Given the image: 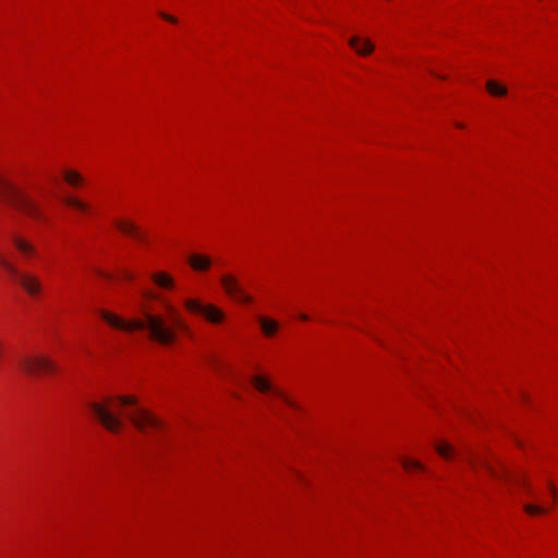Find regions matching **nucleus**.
I'll use <instances>...</instances> for the list:
<instances>
[{"instance_id": "nucleus-25", "label": "nucleus", "mask_w": 558, "mask_h": 558, "mask_svg": "<svg viewBox=\"0 0 558 558\" xmlns=\"http://www.w3.org/2000/svg\"><path fill=\"white\" fill-rule=\"evenodd\" d=\"M299 317L302 320H305V322L308 320V316L306 314H300Z\"/></svg>"}, {"instance_id": "nucleus-10", "label": "nucleus", "mask_w": 558, "mask_h": 558, "mask_svg": "<svg viewBox=\"0 0 558 558\" xmlns=\"http://www.w3.org/2000/svg\"><path fill=\"white\" fill-rule=\"evenodd\" d=\"M484 466L487 471L496 478H505L506 481H512L514 484L525 486V481L522 475H512L508 470L501 468L500 470L495 469L488 462L483 461Z\"/></svg>"}, {"instance_id": "nucleus-12", "label": "nucleus", "mask_w": 558, "mask_h": 558, "mask_svg": "<svg viewBox=\"0 0 558 558\" xmlns=\"http://www.w3.org/2000/svg\"><path fill=\"white\" fill-rule=\"evenodd\" d=\"M13 245L15 248L25 257H32L36 255L35 246L29 243L27 240L23 239L20 235H14L12 239Z\"/></svg>"}, {"instance_id": "nucleus-18", "label": "nucleus", "mask_w": 558, "mask_h": 558, "mask_svg": "<svg viewBox=\"0 0 558 558\" xmlns=\"http://www.w3.org/2000/svg\"><path fill=\"white\" fill-rule=\"evenodd\" d=\"M64 203L78 210V211H82V213H88L89 211V205L86 204L85 202L78 199L77 197H74V196H66L64 197Z\"/></svg>"}, {"instance_id": "nucleus-4", "label": "nucleus", "mask_w": 558, "mask_h": 558, "mask_svg": "<svg viewBox=\"0 0 558 558\" xmlns=\"http://www.w3.org/2000/svg\"><path fill=\"white\" fill-rule=\"evenodd\" d=\"M0 267L9 275L13 282L19 284L31 298L37 299L44 290L40 278L31 271L20 270L13 263L0 253Z\"/></svg>"}, {"instance_id": "nucleus-1", "label": "nucleus", "mask_w": 558, "mask_h": 558, "mask_svg": "<svg viewBox=\"0 0 558 558\" xmlns=\"http://www.w3.org/2000/svg\"><path fill=\"white\" fill-rule=\"evenodd\" d=\"M170 324L165 317L145 313L142 319L124 320L108 311H100L101 317L112 327L124 330H146L148 337L163 345L171 344L177 339V330L187 332L189 327L172 306L167 307Z\"/></svg>"}, {"instance_id": "nucleus-11", "label": "nucleus", "mask_w": 558, "mask_h": 558, "mask_svg": "<svg viewBox=\"0 0 558 558\" xmlns=\"http://www.w3.org/2000/svg\"><path fill=\"white\" fill-rule=\"evenodd\" d=\"M348 43L360 56H368L375 49L369 39H361L359 36L351 37Z\"/></svg>"}, {"instance_id": "nucleus-8", "label": "nucleus", "mask_w": 558, "mask_h": 558, "mask_svg": "<svg viewBox=\"0 0 558 558\" xmlns=\"http://www.w3.org/2000/svg\"><path fill=\"white\" fill-rule=\"evenodd\" d=\"M220 281L226 293L234 301L243 304L252 303V296L245 292L239 280L233 275L227 274L221 276Z\"/></svg>"}, {"instance_id": "nucleus-19", "label": "nucleus", "mask_w": 558, "mask_h": 558, "mask_svg": "<svg viewBox=\"0 0 558 558\" xmlns=\"http://www.w3.org/2000/svg\"><path fill=\"white\" fill-rule=\"evenodd\" d=\"M63 177L64 180L72 186H77L83 183V177L76 171H65Z\"/></svg>"}, {"instance_id": "nucleus-17", "label": "nucleus", "mask_w": 558, "mask_h": 558, "mask_svg": "<svg viewBox=\"0 0 558 558\" xmlns=\"http://www.w3.org/2000/svg\"><path fill=\"white\" fill-rule=\"evenodd\" d=\"M486 89L490 95H493L495 97H502V96H506L508 93V89L506 86H504L493 80H489L486 82Z\"/></svg>"}, {"instance_id": "nucleus-6", "label": "nucleus", "mask_w": 558, "mask_h": 558, "mask_svg": "<svg viewBox=\"0 0 558 558\" xmlns=\"http://www.w3.org/2000/svg\"><path fill=\"white\" fill-rule=\"evenodd\" d=\"M125 415L143 434H149L150 430H159L162 426V423L155 415L142 408H136Z\"/></svg>"}, {"instance_id": "nucleus-28", "label": "nucleus", "mask_w": 558, "mask_h": 558, "mask_svg": "<svg viewBox=\"0 0 558 558\" xmlns=\"http://www.w3.org/2000/svg\"><path fill=\"white\" fill-rule=\"evenodd\" d=\"M430 73L434 75V76H437L439 77V75L437 73H435L434 71H430ZM440 78H445L444 76H440Z\"/></svg>"}, {"instance_id": "nucleus-24", "label": "nucleus", "mask_w": 558, "mask_h": 558, "mask_svg": "<svg viewBox=\"0 0 558 558\" xmlns=\"http://www.w3.org/2000/svg\"><path fill=\"white\" fill-rule=\"evenodd\" d=\"M548 488L550 490V494L553 495V498L555 499L557 492L555 485L551 482L548 483Z\"/></svg>"}, {"instance_id": "nucleus-21", "label": "nucleus", "mask_w": 558, "mask_h": 558, "mask_svg": "<svg viewBox=\"0 0 558 558\" xmlns=\"http://www.w3.org/2000/svg\"><path fill=\"white\" fill-rule=\"evenodd\" d=\"M436 450L437 452L445 459H449L452 457L453 454V449L450 445L448 444H438L436 446Z\"/></svg>"}, {"instance_id": "nucleus-20", "label": "nucleus", "mask_w": 558, "mask_h": 558, "mask_svg": "<svg viewBox=\"0 0 558 558\" xmlns=\"http://www.w3.org/2000/svg\"><path fill=\"white\" fill-rule=\"evenodd\" d=\"M401 463H402L403 468L405 470H408V471H412V470H422V471H424L425 470L424 465L421 462L416 461V460L402 459Z\"/></svg>"}, {"instance_id": "nucleus-14", "label": "nucleus", "mask_w": 558, "mask_h": 558, "mask_svg": "<svg viewBox=\"0 0 558 558\" xmlns=\"http://www.w3.org/2000/svg\"><path fill=\"white\" fill-rule=\"evenodd\" d=\"M189 262L191 267L198 271L207 270L211 265L209 257L199 254L192 255Z\"/></svg>"}, {"instance_id": "nucleus-15", "label": "nucleus", "mask_w": 558, "mask_h": 558, "mask_svg": "<svg viewBox=\"0 0 558 558\" xmlns=\"http://www.w3.org/2000/svg\"><path fill=\"white\" fill-rule=\"evenodd\" d=\"M116 226L123 233L132 235L141 241H144V236L141 234L138 228L134 223L128 221H117Z\"/></svg>"}, {"instance_id": "nucleus-23", "label": "nucleus", "mask_w": 558, "mask_h": 558, "mask_svg": "<svg viewBox=\"0 0 558 558\" xmlns=\"http://www.w3.org/2000/svg\"><path fill=\"white\" fill-rule=\"evenodd\" d=\"M160 16H161L163 20H166V21H168V22H170V23H173V24H175V23L178 22V20H177L174 16L169 15V14H166V13H162V12L160 13Z\"/></svg>"}, {"instance_id": "nucleus-26", "label": "nucleus", "mask_w": 558, "mask_h": 558, "mask_svg": "<svg viewBox=\"0 0 558 558\" xmlns=\"http://www.w3.org/2000/svg\"><path fill=\"white\" fill-rule=\"evenodd\" d=\"M125 279H132V276L129 272L124 274Z\"/></svg>"}, {"instance_id": "nucleus-16", "label": "nucleus", "mask_w": 558, "mask_h": 558, "mask_svg": "<svg viewBox=\"0 0 558 558\" xmlns=\"http://www.w3.org/2000/svg\"><path fill=\"white\" fill-rule=\"evenodd\" d=\"M153 281L165 289L173 288V279L166 272H157L151 276Z\"/></svg>"}, {"instance_id": "nucleus-7", "label": "nucleus", "mask_w": 558, "mask_h": 558, "mask_svg": "<svg viewBox=\"0 0 558 558\" xmlns=\"http://www.w3.org/2000/svg\"><path fill=\"white\" fill-rule=\"evenodd\" d=\"M184 305L187 311L203 315L211 324H220L226 317L225 313L213 304H203L197 300L189 299Z\"/></svg>"}, {"instance_id": "nucleus-13", "label": "nucleus", "mask_w": 558, "mask_h": 558, "mask_svg": "<svg viewBox=\"0 0 558 558\" xmlns=\"http://www.w3.org/2000/svg\"><path fill=\"white\" fill-rule=\"evenodd\" d=\"M258 323L263 333L266 337H272L279 329V324L276 320L268 318L266 316H259Z\"/></svg>"}, {"instance_id": "nucleus-27", "label": "nucleus", "mask_w": 558, "mask_h": 558, "mask_svg": "<svg viewBox=\"0 0 558 558\" xmlns=\"http://www.w3.org/2000/svg\"><path fill=\"white\" fill-rule=\"evenodd\" d=\"M469 463H470L472 466H474V464H475V462H474V460H473L472 458H470V459H469Z\"/></svg>"}, {"instance_id": "nucleus-2", "label": "nucleus", "mask_w": 558, "mask_h": 558, "mask_svg": "<svg viewBox=\"0 0 558 558\" xmlns=\"http://www.w3.org/2000/svg\"><path fill=\"white\" fill-rule=\"evenodd\" d=\"M0 199L34 220H45L40 207L31 195L2 177H0Z\"/></svg>"}, {"instance_id": "nucleus-5", "label": "nucleus", "mask_w": 558, "mask_h": 558, "mask_svg": "<svg viewBox=\"0 0 558 558\" xmlns=\"http://www.w3.org/2000/svg\"><path fill=\"white\" fill-rule=\"evenodd\" d=\"M16 364L23 374L33 378L54 373L58 369L56 363L50 359L37 354L22 355L17 357Z\"/></svg>"}, {"instance_id": "nucleus-3", "label": "nucleus", "mask_w": 558, "mask_h": 558, "mask_svg": "<svg viewBox=\"0 0 558 558\" xmlns=\"http://www.w3.org/2000/svg\"><path fill=\"white\" fill-rule=\"evenodd\" d=\"M136 403L137 400L135 397L120 396L116 401L108 398L105 403L90 402L88 407L106 429L111 433H117L122 427L123 422L118 411H116V405L119 408L132 407L136 405Z\"/></svg>"}, {"instance_id": "nucleus-22", "label": "nucleus", "mask_w": 558, "mask_h": 558, "mask_svg": "<svg viewBox=\"0 0 558 558\" xmlns=\"http://www.w3.org/2000/svg\"><path fill=\"white\" fill-rule=\"evenodd\" d=\"M524 510L526 513L531 514V515H536V514H543V513H546L547 510L538 505H531V504H527V505H524Z\"/></svg>"}, {"instance_id": "nucleus-29", "label": "nucleus", "mask_w": 558, "mask_h": 558, "mask_svg": "<svg viewBox=\"0 0 558 558\" xmlns=\"http://www.w3.org/2000/svg\"><path fill=\"white\" fill-rule=\"evenodd\" d=\"M457 126H458V128H464V125H463V124H460V123H458V124H457Z\"/></svg>"}, {"instance_id": "nucleus-9", "label": "nucleus", "mask_w": 558, "mask_h": 558, "mask_svg": "<svg viewBox=\"0 0 558 558\" xmlns=\"http://www.w3.org/2000/svg\"><path fill=\"white\" fill-rule=\"evenodd\" d=\"M251 381L258 391H271L275 396L281 398L288 405L295 408V403L289 397H287L281 390L274 389L271 384L266 378L262 376H254L252 377Z\"/></svg>"}]
</instances>
